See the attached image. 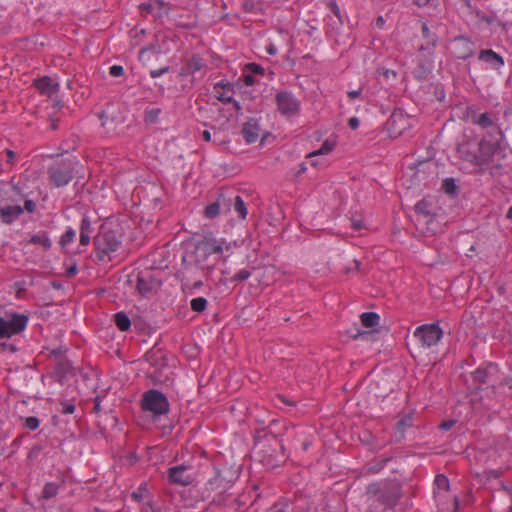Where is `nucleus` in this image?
Masks as SVG:
<instances>
[{
    "label": "nucleus",
    "mask_w": 512,
    "mask_h": 512,
    "mask_svg": "<svg viewBox=\"0 0 512 512\" xmlns=\"http://www.w3.org/2000/svg\"><path fill=\"white\" fill-rule=\"evenodd\" d=\"M350 335L353 339L362 338V339L368 340L374 336V331H362V330L356 329V333L355 334L351 333Z\"/></svg>",
    "instance_id": "49530a36"
},
{
    "label": "nucleus",
    "mask_w": 512,
    "mask_h": 512,
    "mask_svg": "<svg viewBox=\"0 0 512 512\" xmlns=\"http://www.w3.org/2000/svg\"><path fill=\"white\" fill-rule=\"evenodd\" d=\"M125 233L124 222L119 216L106 217L98 228V261H112Z\"/></svg>",
    "instance_id": "f03ea898"
},
{
    "label": "nucleus",
    "mask_w": 512,
    "mask_h": 512,
    "mask_svg": "<svg viewBox=\"0 0 512 512\" xmlns=\"http://www.w3.org/2000/svg\"><path fill=\"white\" fill-rule=\"evenodd\" d=\"M206 66L205 60L198 54H193L184 61L179 75L182 77L194 75Z\"/></svg>",
    "instance_id": "a211bd4d"
},
{
    "label": "nucleus",
    "mask_w": 512,
    "mask_h": 512,
    "mask_svg": "<svg viewBox=\"0 0 512 512\" xmlns=\"http://www.w3.org/2000/svg\"><path fill=\"white\" fill-rule=\"evenodd\" d=\"M4 338H0V350L5 352V351H8L10 353H16L17 351H19V348L17 347V345L15 343H12V342H6V341H3Z\"/></svg>",
    "instance_id": "37998d69"
},
{
    "label": "nucleus",
    "mask_w": 512,
    "mask_h": 512,
    "mask_svg": "<svg viewBox=\"0 0 512 512\" xmlns=\"http://www.w3.org/2000/svg\"><path fill=\"white\" fill-rule=\"evenodd\" d=\"M161 110L159 108H153L145 111V121L153 123L158 119Z\"/></svg>",
    "instance_id": "a18cd8bd"
},
{
    "label": "nucleus",
    "mask_w": 512,
    "mask_h": 512,
    "mask_svg": "<svg viewBox=\"0 0 512 512\" xmlns=\"http://www.w3.org/2000/svg\"><path fill=\"white\" fill-rule=\"evenodd\" d=\"M328 8L329 10L338 18L339 20V23L341 25L344 24V19H343V15L341 13V10L337 4V2L335 0H331L329 3H328Z\"/></svg>",
    "instance_id": "ea45409f"
},
{
    "label": "nucleus",
    "mask_w": 512,
    "mask_h": 512,
    "mask_svg": "<svg viewBox=\"0 0 512 512\" xmlns=\"http://www.w3.org/2000/svg\"><path fill=\"white\" fill-rule=\"evenodd\" d=\"M139 9L142 13H150L153 10V5L148 2L141 3Z\"/></svg>",
    "instance_id": "0e129e2a"
},
{
    "label": "nucleus",
    "mask_w": 512,
    "mask_h": 512,
    "mask_svg": "<svg viewBox=\"0 0 512 512\" xmlns=\"http://www.w3.org/2000/svg\"><path fill=\"white\" fill-rule=\"evenodd\" d=\"M243 81H244L246 86H253V85L256 84L255 77L250 72L245 71V70H244V73H243Z\"/></svg>",
    "instance_id": "603ef678"
},
{
    "label": "nucleus",
    "mask_w": 512,
    "mask_h": 512,
    "mask_svg": "<svg viewBox=\"0 0 512 512\" xmlns=\"http://www.w3.org/2000/svg\"><path fill=\"white\" fill-rule=\"evenodd\" d=\"M143 512H163L160 507L153 505L151 501H148L143 508Z\"/></svg>",
    "instance_id": "bf43d9fd"
},
{
    "label": "nucleus",
    "mask_w": 512,
    "mask_h": 512,
    "mask_svg": "<svg viewBox=\"0 0 512 512\" xmlns=\"http://www.w3.org/2000/svg\"><path fill=\"white\" fill-rule=\"evenodd\" d=\"M27 244L40 245L44 251H49L52 247V241L48 236L47 231H40L37 234L32 235L27 241Z\"/></svg>",
    "instance_id": "bb28decb"
},
{
    "label": "nucleus",
    "mask_w": 512,
    "mask_h": 512,
    "mask_svg": "<svg viewBox=\"0 0 512 512\" xmlns=\"http://www.w3.org/2000/svg\"><path fill=\"white\" fill-rule=\"evenodd\" d=\"M168 482L172 485L188 486L193 483L195 477L191 465H175L167 470Z\"/></svg>",
    "instance_id": "9b49d317"
},
{
    "label": "nucleus",
    "mask_w": 512,
    "mask_h": 512,
    "mask_svg": "<svg viewBox=\"0 0 512 512\" xmlns=\"http://www.w3.org/2000/svg\"><path fill=\"white\" fill-rule=\"evenodd\" d=\"M151 52L156 55L160 53V46L158 45V43L150 44L146 47H143L139 52V60L144 63L149 61V53Z\"/></svg>",
    "instance_id": "2f4dec72"
},
{
    "label": "nucleus",
    "mask_w": 512,
    "mask_h": 512,
    "mask_svg": "<svg viewBox=\"0 0 512 512\" xmlns=\"http://www.w3.org/2000/svg\"><path fill=\"white\" fill-rule=\"evenodd\" d=\"M109 74L112 77H120L124 74V68L121 65H113L109 69Z\"/></svg>",
    "instance_id": "8fccbe9b"
},
{
    "label": "nucleus",
    "mask_w": 512,
    "mask_h": 512,
    "mask_svg": "<svg viewBox=\"0 0 512 512\" xmlns=\"http://www.w3.org/2000/svg\"><path fill=\"white\" fill-rule=\"evenodd\" d=\"M334 147H335V141L326 139L322 143L321 147L318 150H315V151L309 153L307 157L313 158V157L320 156V155H326V154L330 153Z\"/></svg>",
    "instance_id": "7c9ffc66"
},
{
    "label": "nucleus",
    "mask_w": 512,
    "mask_h": 512,
    "mask_svg": "<svg viewBox=\"0 0 512 512\" xmlns=\"http://www.w3.org/2000/svg\"><path fill=\"white\" fill-rule=\"evenodd\" d=\"M467 118L471 123L478 125L482 129L488 130L487 132H494L495 127H500L497 125V118L493 117L490 113H477L472 108H468L467 110Z\"/></svg>",
    "instance_id": "2eb2a0df"
},
{
    "label": "nucleus",
    "mask_w": 512,
    "mask_h": 512,
    "mask_svg": "<svg viewBox=\"0 0 512 512\" xmlns=\"http://www.w3.org/2000/svg\"><path fill=\"white\" fill-rule=\"evenodd\" d=\"M304 432L297 429L296 426L288 423L286 421L280 420H272L267 427V432L264 435V439L269 441V439L279 440L280 449L283 457L285 456V445L283 437L286 436V441L288 443H293L296 441H300L303 437Z\"/></svg>",
    "instance_id": "39448f33"
},
{
    "label": "nucleus",
    "mask_w": 512,
    "mask_h": 512,
    "mask_svg": "<svg viewBox=\"0 0 512 512\" xmlns=\"http://www.w3.org/2000/svg\"><path fill=\"white\" fill-rule=\"evenodd\" d=\"M421 31H422V36L423 38L425 39V44H422L418 51L423 53V54H427V55H432L433 52H434V49L437 45V41H438V37L435 33H432L428 27V25L423 22L422 25H421Z\"/></svg>",
    "instance_id": "412c9836"
},
{
    "label": "nucleus",
    "mask_w": 512,
    "mask_h": 512,
    "mask_svg": "<svg viewBox=\"0 0 512 512\" xmlns=\"http://www.w3.org/2000/svg\"><path fill=\"white\" fill-rule=\"evenodd\" d=\"M34 86L43 94L51 97L59 91V83L50 76H43L34 80Z\"/></svg>",
    "instance_id": "aec40b11"
},
{
    "label": "nucleus",
    "mask_w": 512,
    "mask_h": 512,
    "mask_svg": "<svg viewBox=\"0 0 512 512\" xmlns=\"http://www.w3.org/2000/svg\"><path fill=\"white\" fill-rule=\"evenodd\" d=\"M234 210L242 220L247 217V207L241 196L236 195L234 198Z\"/></svg>",
    "instance_id": "72a5a7b5"
},
{
    "label": "nucleus",
    "mask_w": 512,
    "mask_h": 512,
    "mask_svg": "<svg viewBox=\"0 0 512 512\" xmlns=\"http://www.w3.org/2000/svg\"><path fill=\"white\" fill-rule=\"evenodd\" d=\"M360 121L357 117H351L348 120V125L352 130H356L359 127Z\"/></svg>",
    "instance_id": "338daca9"
},
{
    "label": "nucleus",
    "mask_w": 512,
    "mask_h": 512,
    "mask_svg": "<svg viewBox=\"0 0 512 512\" xmlns=\"http://www.w3.org/2000/svg\"><path fill=\"white\" fill-rule=\"evenodd\" d=\"M278 111L285 117H293L300 111V101L288 91H281L276 95Z\"/></svg>",
    "instance_id": "f8f14e48"
},
{
    "label": "nucleus",
    "mask_w": 512,
    "mask_h": 512,
    "mask_svg": "<svg viewBox=\"0 0 512 512\" xmlns=\"http://www.w3.org/2000/svg\"><path fill=\"white\" fill-rule=\"evenodd\" d=\"M0 185V205H20V202L26 197V195H17L11 193L6 189V184L2 181Z\"/></svg>",
    "instance_id": "393cba45"
},
{
    "label": "nucleus",
    "mask_w": 512,
    "mask_h": 512,
    "mask_svg": "<svg viewBox=\"0 0 512 512\" xmlns=\"http://www.w3.org/2000/svg\"><path fill=\"white\" fill-rule=\"evenodd\" d=\"M91 222L88 217H83L80 224V231L90 233Z\"/></svg>",
    "instance_id": "4d7b16f0"
},
{
    "label": "nucleus",
    "mask_w": 512,
    "mask_h": 512,
    "mask_svg": "<svg viewBox=\"0 0 512 512\" xmlns=\"http://www.w3.org/2000/svg\"><path fill=\"white\" fill-rule=\"evenodd\" d=\"M499 366L496 363H485L479 366L475 371L471 373V377L474 384H477L475 387L476 392L482 390V386L486 385L487 387L492 388V393L495 392L496 384L499 380Z\"/></svg>",
    "instance_id": "6e6552de"
},
{
    "label": "nucleus",
    "mask_w": 512,
    "mask_h": 512,
    "mask_svg": "<svg viewBox=\"0 0 512 512\" xmlns=\"http://www.w3.org/2000/svg\"><path fill=\"white\" fill-rule=\"evenodd\" d=\"M66 352H67V348L58 347V348L53 349L50 352V357H54L55 362L61 361V360H68L65 356Z\"/></svg>",
    "instance_id": "79ce46f5"
},
{
    "label": "nucleus",
    "mask_w": 512,
    "mask_h": 512,
    "mask_svg": "<svg viewBox=\"0 0 512 512\" xmlns=\"http://www.w3.org/2000/svg\"><path fill=\"white\" fill-rule=\"evenodd\" d=\"M226 206L228 208V203L223 194H219L217 200L209 205H207L204 209V216L208 219H214L221 213V207Z\"/></svg>",
    "instance_id": "b1692460"
},
{
    "label": "nucleus",
    "mask_w": 512,
    "mask_h": 512,
    "mask_svg": "<svg viewBox=\"0 0 512 512\" xmlns=\"http://www.w3.org/2000/svg\"><path fill=\"white\" fill-rule=\"evenodd\" d=\"M436 483L438 485L439 488H442V489H448L449 487V480L446 476L444 475H437L436 476Z\"/></svg>",
    "instance_id": "3c124183"
},
{
    "label": "nucleus",
    "mask_w": 512,
    "mask_h": 512,
    "mask_svg": "<svg viewBox=\"0 0 512 512\" xmlns=\"http://www.w3.org/2000/svg\"><path fill=\"white\" fill-rule=\"evenodd\" d=\"M244 70L250 72L251 74L262 76L265 74V69L260 64L254 62L247 63L244 67Z\"/></svg>",
    "instance_id": "58836bf2"
},
{
    "label": "nucleus",
    "mask_w": 512,
    "mask_h": 512,
    "mask_svg": "<svg viewBox=\"0 0 512 512\" xmlns=\"http://www.w3.org/2000/svg\"><path fill=\"white\" fill-rule=\"evenodd\" d=\"M360 320L365 328H374L379 324L380 316L376 312H364L360 315Z\"/></svg>",
    "instance_id": "c85d7f7f"
},
{
    "label": "nucleus",
    "mask_w": 512,
    "mask_h": 512,
    "mask_svg": "<svg viewBox=\"0 0 512 512\" xmlns=\"http://www.w3.org/2000/svg\"><path fill=\"white\" fill-rule=\"evenodd\" d=\"M169 71H170V66H165V67H162L160 69L151 70L150 71V77L151 78H157V77H160V76L168 73Z\"/></svg>",
    "instance_id": "864d4df0"
},
{
    "label": "nucleus",
    "mask_w": 512,
    "mask_h": 512,
    "mask_svg": "<svg viewBox=\"0 0 512 512\" xmlns=\"http://www.w3.org/2000/svg\"><path fill=\"white\" fill-rule=\"evenodd\" d=\"M223 253L222 243L216 239H205L196 246L195 264L203 271L210 272Z\"/></svg>",
    "instance_id": "20e7f679"
},
{
    "label": "nucleus",
    "mask_w": 512,
    "mask_h": 512,
    "mask_svg": "<svg viewBox=\"0 0 512 512\" xmlns=\"http://www.w3.org/2000/svg\"><path fill=\"white\" fill-rule=\"evenodd\" d=\"M260 127L255 119H250L244 123L242 128V135L246 143L252 144L257 141L259 137Z\"/></svg>",
    "instance_id": "5701e85b"
},
{
    "label": "nucleus",
    "mask_w": 512,
    "mask_h": 512,
    "mask_svg": "<svg viewBox=\"0 0 512 512\" xmlns=\"http://www.w3.org/2000/svg\"><path fill=\"white\" fill-rule=\"evenodd\" d=\"M76 231L72 227H68L60 238L59 244L62 250L75 240Z\"/></svg>",
    "instance_id": "473e14b6"
},
{
    "label": "nucleus",
    "mask_w": 512,
    "mask_h": 512,
    "mask_svg": "<svg viewBox=\"0 0 512 512\" xmlns=\"http://www.w3.org/2000/svg\"><path fill=\"white\" fill-rule=\"evenodd\" d=\"M207 304H208L207 299L204 297L194 298L190 302L192 311L197 312V313L204 312L207 308Z\"/></svg>",
    "instance_id": "c9c22d12"
},
{
    "label": "nucleus",
    "mask_w": 512,
    "mask_h": 512,
    "mask_svg": "<svg viewBox=\"0 0 512 512\" xmlns=\"http://www.w3.org/2000/svg\"><path fill=\"white\" fill-rule=\"evenodd\" d=\"M456 424L455 420L442 421L439 428L444 431L450 430Z\"/></svg>",
    "instance_id": "680f3d73"
},
{
    "label": "nucleus",
    "mask_w": 512,
    "mask_h": 512,
    "mask_svg": "<svg viewBox=\"0 0 512 512\" xmlns=\"http://www.w3.org/2000/svg\"><path fill=\"white\" fill-rule=\"evenodd\" d=\"M24 213L21 205H0V219L5 225H11Z\"/></svg>",
    "instance_id": "6ab92c4d"
},
{
    "label": "nucleus",
    "mask_w": 512,
    "mask_h": 512,
    "mask_svg": "<svg viewBox=\"0 0 512 512\" xmlns=\"http://www.w3.org/2000/svg\"><path fill=\"white\" fill-rule=\"evenodd\" d=\"M251 276V272L248 269H241L238 271L231 280L234 282L246 281Z\"/></svg>",
    "instance_id": "c03bdc74"
},
{
    "label": "nucleus",
    "mask_w": 512,
    "mask_h": 512,
    "mask_svg": "<svg viewBox=\"0 0 512 512\" xmlns=\"http://www.w3.org/2000/svg\"><path fill=\"white\" fill-rule=\"evenodd\" d=\"M413 417L414 413L409 412L405 415H403L395 426L394 431V440L396 443H400L405 438V431L407 428H411L413 426Z\"/></svg>",
    "instance_id": "4be33fe9"
},
{
    "label": "nucleus",
    "mask_w": 512,
    "mask_h": 512,
    "mask_svg": "<svg viewBox=\"0 0 512 512\" xmlns=\"http://www.w3.org/2000/svg\"><path fill=\"white\" fill-rule=\"evenodd\" d=\"M500 387H508L510 390L512 389V378L511 377H505L502 380H498L497 384Z\"/></svg>",
    "instance_id": "052dcab7"
},
{
    "label": "nucleus",
    "mask_w": 512,
    "mask_h": 512,
    "mask_svg": "<svg viewBox=\"0 0 512 512\" xmlns=\"http://www.w3.org/2000/svg\"><path fill=\"white\" fill-rule=\"evenodd\" d=\"M479 59L489 63L496 69L504 65L503 57L491 49L481 50L479 53Z\"/></svg>",
    "instance_id": "a878e982"
},
{
    "label": "nucleus",
    "mask_w": 512,
    "mask_h": 512,
    "mask_svg": "<svg viewBox=\"0 0 512 512\" xmlns=\"http://www.w3.org/2000/svg\"><path fill=\"white\" fill-rule=\"evenodd\" d=\"M6 189L8 191H10L11 193H14V194H17V195H26L22 188L20 187L19 183L18 184H11L10 186H7L6 185Z\"/></svg>",
    "instance_id": "5fc2aeb1"
},
{
    "label": "nucleus",
    "mask_w": 512,
    "mask_h": 512,
    "mask_svg": "<svg viewBox=\"0 0 512 512\" xmlns=\"http://www.w3.org/2000/svg\"><path fill=\"white\" fill-rule=\"evenodd\" d=\"M148 495V488L146 483H142L136 490L131 494L132 498L137 502L143 501Z\"/></svg>",
    "instance_id": "4c0bfd02"
},
{
    "label": "nucleus",
    "mask_w": 512,
    "mask_h": 512,
    "mask_svg": "<svg viewBox=\"0 0 512 512\" xmlns=\"http://www.w3.org/2000/svg\"><path fill=\"white\" fill-rule=\"evenodd\" d=\"M76 376H79V378L76 379V382L81 380L84 384H87L88 381L96 377V371L93 367H90L89 370L83 368L76 370Z\"/></svg>",
    "instance_id": "f704fd0d"
},
{
    "label": "nucleus",
    "mask_w": 512,
    "mask_h": 512,
    "mask_svg": "<svg viewBox=\"0 0 512 512\" xmlns=\"http://www.w3.org/2000/svg\"><path fill=\"white\" fill-rule=\"evenodd\" d=\"M61 409L59 410L62 414H72L75 411V405L70 402H61Z\"/></svg>",
    "instance_id": "09e8293b"
},
{
    "label": "nucleus",
    "mask_w": 512,
    "mask_h": 512,
    "mask_svg": "<svg viewBox=\"0 0 512 512\" xmlns=\"http://www.w3.org/2000/svg\"><path fill=\"white\" fill-rule=\"evenodd\" d=\"M76 158L62 160L51 165L48 170L50 183L55 187L66 186L74 178V164Z\"/></svg>",
    "instance_id": "1a4fd4ad"
},
{
    "label": "nucleus",
    "mask_w": 512,
    "mask_h": 512,
    "mask_svg": "<svg viewBox=\"0 0 512 512\" xmlns=\"http://www.w3.org/2000/svg\"><path fill=\"white\" fill-rule=\"evenodd\" d=\"M505 135L500 127L494 132H487L480 141H465L458 145L460 158L472 165L482 168L490 164L494 157L503 151Z\"/></svg>",
    "instance_id": "f257e3e1"
},
{
    "label": "nucleus",
    "mask_w": 512,
    "mask_h": 512,
    "mask_svg": "<svg viewBox=\"0 0 512 512\" xmlns=\"http://www.w3.org/2000/svg\"><path fill=\"white\" fill-rule=\"evenodd\" d=\"M90 233L80 231V245L87 246L90 243Z\"/></svg>",
    "instance_id": "13d9d810"
},
{
    "label": "nucleus",
    "mask_w": 512,
    "mask_h": 512,
    "mask_svg": "<svg viewBox=\"0 0 512 512\" xmlns=\"http://www.w3.org/2000/svg\"><path fill=\"white\" fill-rule=\"evenodd\" d=\"M22 201H24V206H22L24 211L28 213H34L36 211V203L34 200L28 199L26 196Z\"/></svg>",
    "instance_id": "de8ad7c7"
},
{
    "label": "nucleus",
    "mask_w": 512,
    "mask_h": 512,
    "mask_svg": "<svg viewBox=\"0 0 512 512\" xmlns=\"http://www.w3.org/2000/svg\"><path fill=\"white\" fill-rule=\"evenodd\" d=\"M169 401L167 397L156 389L146 391L141 400L143 411L151 412L154 418L166 415L169 412Z\"/></svg>",
    "instance_id": "0eeeda50"
},
{
    "label": "nucleus",
    "mask_w": 512,
    "mask_h": 512,
    "mask_svg": "<svg viewBox=\"0 0 512 512\" xmlns=\"http://www.w3.org/2000/svg\"><path fill=\"white\" fill-rule=\"evenodd\" d=\"M52 377L61 385H69L71 379L76 377V369L70 360L56 361L53 365Z\"/></svg>",
    "instance_id": "ddd939ff"
},
{
    "label": "nucleus",
    "mask_w": 512,
    "mask_h": 512,
    "mask_svg": "<svg viewBox=\"0 0 512 512\" xmlns=\"http://www.w3.org/2000/svg\"><path fill=\"white\" fill-rule=\"evenodd\" d=\"M366 494L385 508H394L402 497L401 485L396 481L372 482Z\"/></svg>",
    "instance_id": "7ed1b4c3"
},
{
    "label": "nucleus",
    "mask_w": 512,
    "mask_h": 512,
    "mask_svg": "<svg viewBox=\"0 0 512 512\" xmlns=\"http://www.w3.org/2000/svg\"><path fill=\"white\" fill-rule=\"evenodd\" d=\"M40 426V419L38 417H35V416H29L25 419V422H24V427L31 430V431H34L36 429H38Z\"/></svg>",
    "instance_id": "a19ab883"
},
{
    "label": "nucleus",
    "mask_w": 512,
    "mask_h": 512,
    "mask_svg": "<svg viewBox=\"0 0 512 512\" xmlns=\"http://www.w3.org/2000/svg\"><path fill=\"white\" fill-rule=\"evenodd\" d=\"M63 484L64 480H62L60 484L56 482H47L42 489L41 498L44 500L52 499L58 494L59 489Z\"/></svg>",
    "instance_id": "cd10ccee"
},
{
    "label": "nucleus",
    "mask_w": 512,
    "mask_h": 512,
    "mask_svg": "<svg viewBox=\"0 0 512 512\" xmlns=\"http://www.w3.org/2000/svg\"><path fill=\"white\" fill-rule=\"evenodd\" d=\"M443 191L451 196H454L458 192V186L453 178H445L442 182Z\"/></svg>",
    "instance_id": "e433bc0d"
},
{
    "label": "nucleus",
    "mask_w": 512,
    "mask_h": 512,
    "mask_svg": "<svg viewBox=\"0 0 512 512\" xmlns=\"http://www.w3.org/2000/svg\"><path fill=\"white\" fill-rule=\"evenodd\" d=\"M160 284V281L154 277L150 270L141 271L137 275L136 289L142 296L156 291Z\"/></svg>",
    "instance_id": "4468645a"
},
{
    "label": "nucleus",
    "mask_w": 512,
    "mask_h": 512,
    "mask_svg": "<svg viewBox=\"0 0 512 512\" xmlns=\"http://www.w3.org/2000/svg\"><path fill=\"white\" fill-rule=\"evenodd\" d=\"M351 226L355 231H359L363 228V222L359 219H351Z\"/></svg>",
    "instance_id": "69168bd1"
},
{
    "label": "nucleus",
    "mask_w": 512,
    "mask_h": 512,
    "mask_svg": "<svg viewBox=\"0 0 512 512\" xmlns=\"http://www.w3.org/2000/svg\"><path fill=\"white\" fill-rule=\"evenodd\" d=\"M29 314L16 311H5L0 316V338L10 339L22 334L28 325Z\"/></svg>",
    "instance_id": "423d86ee"
},
{
    "label": "nucleus",
    "mask_w": 512,
    "mask_h": 512,
    "mask_svg": "<svg viewBox=\"0 0 512 512\" xmlns=\"http://www.w3.org/2000/svg\"><path fill=\"white\" fill-rule=\"evenodd\" d=\"M77 265L76 264H73L72 266H70L69 268H67L66 270V276L69 277V278H72L74 277L76 274H77Z\"/></svg>",
    "instance_id": "774afa93"
},
{
    "label": "nucleus",
    "mask_w": 512,
    "mask_h": 512,
    "mask_svg": "<svg viewBox=\"0 0 512 512\" xmlns=\"http://www.w3.org/2000/svg\"><path fill=\"white\" fill-rule=\"evenodd\" d=\"M146 34V30L145 29H138L137 27H134L133 29H131L129 31V36L131 38H138L139 36H144Z\"/></svg>",
    "instance_id": "6e6d98bb"
},
{
    "label": "nucleus",
    "mask_w": 512,
    "mask_h": 512,
    "mask_svg": "<svg viewBox=\"0 0 512 512\" xmlns=\"http://www.w3.org/2000/svg\"><path fill=\"white\" fill-rule=\"evenodd\" d=\"M413 336L425 347H432L440 341L443 330L437 323L423 324L418 326Z\"/></svg>",
    "instance_id": "9d476101"
},
{
    "label": "nucleus",
    "mask_w": 512,
    "mask_h": 512,
    "mask_svg": "<svg viewBox=\"0 0 512 512\" xmlns=\"http://www.w3.org/2000/svg\"><path fill=\"white\" fill-rule=\"evenodd\" d=\"M5 153L7 156V160H6L7 164H13L14 160L16 159V156H17L16 152H14L11 149H6Z\"/></svg>",
    "instance_id": "e2e57ef3"
},
{
    "label": "nucleus",
    "mask_w": 512,
    "mask_h": 512,
    "mask_svg": "<svg viewBox=\"0 0 512 512\" xmlns=\"http://www.w3.org/2000/svg\"><path fill=\"white\" fill-rule=\"evenodd\" d=\"M114 321H115L116 326L121 331H127L131 326L130 318L123 311L117 312L116 314H114Z\"/></svg>",
    "instance_id": "c756f323"
},
{
    "label": "nucleus",
    "mask_w": 512,
    "mask_h": 512,
    "mask_svg": "<svg viewBox=\"0 0 512 512\" xmlns=\"http://www.w3.org/2000/svg\"><path fill=\"white\" fill-rule=\"evenodd\" d=\"M453 54L456 58L466 60L474 55V43L464 36H458L453 42Z\"/></svg>",
    "instance_id": "f3484780"
},
{
    "label": "nucleus",
    "mask_w": 512,
    "mask_h": 512,
    "mask_svg": "<svg viewBox=\"0 0 512 512\" xmlns=\"http://www.w3.org/2000/svg\"><path fill=\"white\" fill-rule=\"evenodd\" d=\"M415 213L419 223H425L428 230L434 231L431 225L434 224L435 213L432 211V203L428 199L423 198L415 205Z\"/></svg>",
    "instance_id": "dca6fc26"
}]
</instances>
